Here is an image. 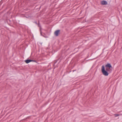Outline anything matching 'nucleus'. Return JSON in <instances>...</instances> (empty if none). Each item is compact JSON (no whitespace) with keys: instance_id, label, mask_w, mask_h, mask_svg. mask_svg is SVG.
Segmentation results:
<instances>
[{"instance_id":"obj_6","label":"nucleus","mask_w":122,"mask_h":122,"mask_svg":"<svg viewBox=\"0 0 122 122\" xmlns=\"http://www.w3.org/2000/svg\"><path fill=\"white\" fill-rule=\"evenodd\" d=\"M114 115L116 117L118 116H119V115L118 114H115Z\"/></svg>"},{"instance_id":"obj_1","label":"nucleus","mask_w":122,"mask_h":122,"mask_svg":"<svg viewBox=\"0 0 122 122\" xmlns=\"http://www.w3.org/2000/svg\"><path fill=\"white\" fill-rule=\"evenodd\" d=\"M106 70L108 72H110L112 71V67L111 65L109 63H107L106 65Z\"/></svg>"},{"instance_id":"obj_3","label":"nucleus","mask_w":122,"mask_h":122,"mask_svg":"<svg viewBox=\"0 0 122 122\" xmlns=\"http://www.w3.org/2000/svg\"><path fill=\"white\" fill-rule=\"evenodd\" d=\"M60 31V30H57L55 32L54 34L56 36H58L59 34Z\"/></svg>"},{"instance_id":"obj_5","label":"nucleus","mask_w":122,"mask_h":122,"mask_svg":"<svg viewBox=\"0 0 122 122\" xmlns=\"http://www.w3.org/2000/svg\"><path fill=\"white\" fill-rule=\"evenodd\" d=\"M33 61L30 60H25V61L26 63H28L31 61Z\"/></svg>"},{"instance_id":"obj_4","label":"nucleus","mask_w":122,"mask_h":122,"mask_svg":"<svg viewBox=\"0 0 122 122\" xmlns=\"http://www.w3.org/2000/svg\"><path fill=\"white\" fill-rule=\"evenodd\" d=\"M101 4L102 5H106L107 4V2L105 1H102L101 2Z\"/></svg>"},{"instance_id":"obj_2","label":"nucleus","mask_w":122,"mask_h":122,"mask_svg":"<svg viewBox=\"0 0 122 122\" xmlns=\"http://www.w3.org/2000/svg\"><path fill=\"white\" fill-rule=\"evenodd\" d=\"M101 70L102 72L103 75L105 76H107L108 75V73L106 70L105 69L104 66L103 65L102 67Z\"/></svg>"}]
</instances>
